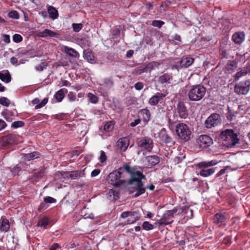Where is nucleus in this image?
Returning a JSON list of instances; mask_svg holds the SVG:
<instances>
[{
	"label": "nucleus",
	"mask_w": 250,
	"mask_h": 250,
	"mask_svg": "<svg viewBox=\"0 0 250 250\" xmlns=\"http://www.w3.org/2000/svg\"><path fill=\"white\" fill-rule=\"evenodd\" d=\"M124 171L131 175V178L128 181V184L130 185L129 193L135 192L134 196L135 197L144 193L145 189L142 187L143 182L141 180L145 178V175L140 171L137 170L135 167H131L128 164H125L117 170L109 173L107 178L108 183L115 187H118L123 184L125 181L121 180L120 178Z\"/></svg>",
	"instance_id": "f257e3e1"
},
{
	"label": "nucleus",
	"mask_w": 250,
	"mask_h": 250,
	"mask_svg": "<svg viewBox=\"0 0 250 250\" xmlns=\"http://www.w3.org/2000/svg\"><path fill=\"white\" fill-rule=\"evenodd\" d=\"M220 138L223 141V144L228 147L234 146L239 141L237 134L231 129H226L221 131Z\"/></svg>",
	"instance_id": "f03ea898"
},
{
	"label": "nucleus",
	"mask_w": 250,
	"mask_h": 250,
	"mask_svg": "<svg viewBox=\"0 0 250 250\" xmlns=\"http://www.w3.org/2000/svg\"><path fill=\"white\" fill-rule=\"evenodd\" d=\"M206 88L201 84L193 85L188 91V97L191 101H199L204 98Z\"/></svg>",
	"instance_id": "7ed1b4c3"
},
{
	"label": "nucleus",
	"mask_w": 250,
	"mask_h": 250,
	"mask_svg": "<svg viewBox=\"0 0 250 250\" xmlns=\"http://www.w3.org/2000/svg\"><path fill=\"white\" fill-rule=\"evenodd\" d=\"M176 134L180 139L186 141L190 139L191 131L187 125L179 123L176 125Z\"/></svg>",
	"instance_id": "20e7f679"
},
{
	"label": "nucleus",
	"mask_w": 250,
	"mask_h": 250,
	"mask_svg": "<svg viewBox=\"0 0 250 250\" xmlns=\"http://www.w3.org/2000/svg\"><path fill=\"white\" fill-rule=\"evenodd\" d=\"M250 89V80L240 82L234 87V92L238 95H246Z\"/></svg>",
	"instance_id": "39448f33"
},
{
	"label": "nucleus",
	"mask_w": 250,
	"mask_h": 250,
	"mask_svg": "<svg viewBox=\"0 0 250 250\" xmlns=\"http://www.w3.org/2000/svg\"><path fill=\"white\" fill-rule=\"evenodd\" d=\"M121 216L123 218H128L125 222V224H132L138 220L140 218L139 213L136 211H124Z\"/></svg>",
	"instance_id": "423d86ee"
},
{
	"label": "nucleus",
	"mask_w": 250,
	"mask_h": 250,
	"mask_svg": "<svg viewBox=\"0 0 250 250\" xmlns=\"http://www.w3.org/2000/svg\"><path fill=\"white\" fill-rule=\"evenodd\" d=\"M219 114L214 113L209 116L206 120L205 125L206 127L210 128L220 124Z\"/></svg>",
	"instance_id": "0eeeda50"
},
{
	"label": "nucleus",
	"mask_w": 250,
	"mask_h": 250,
	"mask_svg": "<svg viewBox=\"0 0 250 250\" xmlns=\"http://www.w3.org/2000/svg\"><path fill=\"white\" fill-rule=\"evenodd\" d=\"M197 142L200 147L206 148L209 146L212 143V139L208 135H201L197 140Z\"/></svg>",
	"instance_id": "6e6552de"
},
{
	"label": "nucleus",
	"mask_w": 250,
	"mask_h": 250,
	"mask_svg": "<svg viewBox=\"0 0 250 250\" xmlns=\"http://www.w3.org/2000/svg\"><path fill=\"white\" fill-rule=\"evenodd\" d=\"M138 146L140 148H144L148 151H150L152 149L153 143L151 138L145 137L138 142Z\"/></svg>",
	"instance_id": "1a4fd4ad"
},
{
	"label": "nucleus",
	"mask_w": 250,
	"mask_h": 250,
	"mask_svg": "<svg viewBox=\"0 0 250 250\" xmlns=\"http://www.w3.org/2000/svg\"><path fill=\"white\" fill-rule=\"evenodd\" d=\"M177 211V208H174V209L170 210H167L161 219H160L158 223L160 225H167L171 223L172 222H167L166 220L170 219L173 217V214L175 213Z\"/></svg>",
	"instance_id": "9d476101"
},
{
	"label": "nucleus",
	"mask_w": 250,
	"mask_h": 250,
	"mask_svg": "<svg viewBox=\"0 0 250 250\" xmlns=\"http://www.w3.org/2000/svg\"><path fill=\"white\" fill-rule=\"evenodd\" d=\"M227 219L225 213L219 212L216 214L213 218V222L218 225L219 227L226 225V221Z\"/></svg>",
	"instance_id": "9b49d317"
},
{
	"label": "nucleus",
	"mask_w": 250,
	"mask_h": 250,
	"mask_svg": "<svg viewBox=\"0 0 250 250\" xmlns=\"http://www.w3.org/2000/svg\"><path fill=\"white\" fill-rule=\"evenodd\" d=\"M179 117L181 119H186L188 116L187 109L185 104L182 102H179L176 108Z\"/></svg>",
	"instance_id": "f8f14e48"
},
{
	"label": "nucleus",
	"mask_w": 250,
	"mask_h": 250,
	"mask_svg": "<svg viewBox=\"0 0 250 250\" xmlns=\"http://www.w3.org/2000/svg\"><path fill=\"white\" fill-rule=\"evenodd\" d=\"M159 162V158L156 155L148 156L145 158V163L147 166H153Z\"/></svg>",
	"instance_id": "ddd939ff"
},
{
	"label": "nucleus",
	"mask_w": 250,
	"mask_h": 250,
	"mask_svg": "<svg viewBox=\"0 0 250 250\" xmlns=\"http://www.w3.org/2000/svg\"><path fill=\"white\" fill-rule=\"evenodd\" d=\"M218 162L216 160H211L210 161H205L199 163L197 164V167L201 169L207 170L209 167L217 165Z\"/></svg>",
	"instance_id": "4468645a"
},
{
	"label": "nucleus",
	"mask_w": 250,
	"mask_h": 250,
	"mask_svg": "<svg viewBox=\"0 0 250 250\" xmlns=\"http://www.w3.org/2000/svg\"><path fill=\"white\" fill-rule=\"evenodd\" d=\"M166 96V94L162 93H157L153 96L149 100V103L152 105H156L160 101Z\"/></svg>",
	"instance_id": "2eb2a0df"
},
{
	"label": "nucleus",
	"mask_w": 250,
	"mask_h": 250,
	"mask_svg": "<svg viewBox=\"0 0 250 250\" xmlns=\"http://www.w3.org/2000/svg\"><path fill=\"white\" fill-rule=\"evenodd\" d=\"M232 41L236 44H241L245 40V34L243 32H236L232 37Z\"/></svg>",
	"instance_id": "dca6fc26"
},
{
	"label": "nucleus",
	"mask_w": 250,
	"mask_h": 250,
	"mask_svg": "<svg viewBox=\"0 0 250 250\" xmlns=\"http://www.w3.org/2000/svg\"><path fill=\"white\" fill-rule=\"evenodd\" d=\"M194 62V59L189 56L183 57L180 62L181 67L187 68L189 66Z\"/></svg>",
	"instance_id": "f3484780"
},
{
	"label": "nucleus",
	"mask_w": 250,
	"mask_h": 250,
	"mask_svg": "<svg viewBox=\"0 0 250 250\" xmlns=\"http://www.w3.org/2000/svg\"><path fill=\"white\" fill-rule=\"evenodd\" d=\"M62 51L67 54L71 57L78 58L80 56L79 53L72 48L69 47L67 46H63L62 47Z\"/></svg>",
	"instance_id": "a211bd4d"
},
{
	"label": "nucleus",
	"mask_w": 250,
	"mask_h": 250,
	"mask_svg": "<svg viewBox=\"0 0 250 250\" xmlns=\"http://www.w3.org/2000/svg\"><path fill=\"white\" fill-rule=\"evenodd\" d=\"M6 240L7 241V245L13 248L15 245L18 243V240L15 238L14 233H10L6 235Z\"/></svg>",
	"instance_id": "6ab92c4d"
},
{
	"label": "nucleus",
	"mask_w": 250,
	"mask_h": 250,
	"mask_svg": "<svg viewBox=\"0 0 250 250\" xmlns=\"http://www.w3.org/2000/svg\"><path fill=\"white\" fill-rule=\"evenodd\" d=\"M0 231L7 232L10 228L9 220L5 218L1 217L0 220Z\"/></svg>",
	"instance_id": "aec40b11"
},
{
	"label": "nucleus",
	"mask_w": 250,
	"mask_h": 250,
	"mask_svg": "<svg viewBox=\"0 0 250 250\" xmlns=\"http://www.w3.org/2000/svg\"><path fill=\"white\" fill-rule=\"evenodd\" d=\"M129 145V140L127 138H122L117 141V146L121 149L125 151Z\"/></svg>",
	"instance_id": "412c9836"
},
{
	"label": "nucleus",
	"mask_w": 250,
	"mask_h": 250,
	"mask_svg": "<svg viewBox=\"0 0 250 250\" xmlns=\"http://www.w3.org/2000/svg\"><path fill=\"white\" fill-rule=\"evenodd\" d=\"M83 58L88 62H90L91 63H93L95 62V57L90 50H84L83 52Z\"/></svg>",
	"instance_id": "4be33fe9"
},
{
	"label": "nucleus",
	"mask_w": 250,
	"mask_h": 250,
	"mask_svg": "<svg viewBox=\"0 0 250 250\" xmlns=\"http://www.w3.org/2000/svg\"><path fill=\"white\" fill-rule=\"evenodd\" d=\"M172 79V76L171 74L168 73H162L159 76L158 81L161 83H170V81Z\"/></svg>",
	"instance_id": "5701e85b"
},
{
	"label": "nucleus",
	"mask_w": 250,
	"mask_h": 250,
	"mask_svg": "<svg viewBox=\"0 0 250 250\" xmlns=\"http://www.w3.org/2000/svg\"><path fill=\"white\" fill-rule=\"evenodd\" d=\"M39 35L41 37H46L47 36L54 37H57L58 34L55 32L46 29L40 32Z\"/></svg>",
	"instance_id": "b1692460"
},
{
	"label": "nucleus",
	"mask_w": 250,
	"mask_h": 250,
	"mask_svg": "<svg viewBox=\"0 0 250 250\" xmlns=\"http://www.w3.org/2000/svg\"><path fill=\"white\" fill-rule=\"evenodd\" d=\"M216 169L217 167H211L207 170L201 169L199 171V174L203 177H208L213 174Z\"/></svg>",
	"instance_id": "393cba45"
},
{
	"label": "nucleus",
	"mask_w": 250,
	"mask_h": 250,
	"mask_svg": "<svg viewBox=\"0 0 250 250\" xmlns=\"http://www.w3.org/2000/svg\"><path fill=\"white\" fill-rule=\"evenodd\" d=\"M65 174L67 175V176H69L72 179H77L84 175L83 172L78 170L67 172H66Z\"/></svg>",
	"instance_id": "a878e982"
},
{
	"label": "nucleus",
	"mask_w": 250,
	"mask_h": 250,
	"mask_svg": "<svg viewBox=\"0 0 250 250\" xmlns=\"http://www.w3.org/2000/svg\"><path fill=\"white\" fill-rule=\"evenodd\" d=\"M67 92L66 89H61L57 91L54 95V98L58 102H61L64 97V93Z\"/></svg>",
	"instance_id": "bb28decb"
},
{
	"label": "nucleus",
	"mask_w": 250,
	"mask_h": 250,
	"mask_svg": "<svg viewBox=\"0 0 250 250\" xmlns=\"http://www.w3.org/2000/svg\"><path fill=\"white\" fill-rule=\"evenodd\" d=\"M50 18L54 20L58 17V12L57 10L53 6H49L47 9Z\"/></svg>",
	"instance_id": "cd10ccee"
},
{
	"label": "nucleus",
	"mask_w": 250,
	"mask_h": 250,
	"mask_svg": "<svg viewBox=\"0 0 250 250\" xmlns=\"http://www.w3.org/2000/svg\"><path fill=\"white\" fill-rule=\"evenodd\" d=\"M0 79L6 83L11 81V77L9 72L8 71L6 72H0Z\"/></svg>",
	"instance_id": "c85d7f7f"
},
{
	"label": "nucleus",
	"mask_w": 250,
	"mask_h": 250,
	"mask_svg": "<svg viewBox=\"0 0 250 250\" xmlns=\"http://www.w3.org/2000/svg\"><path fill=\"white\" fill-rule=\"evenodd\" d=\"M113 85V81L111 78H106L104 79L103 83L101 85H103L108 88H111Z\"/></svg>",
	"instance_id": "c756f323"
},
{
	"label": "nucleus",
	"mask_w": 250,
	"mask_h": 250,
	"mask_svg": "<svg viewBox=\"0 0 250 250\" xmlns=\"http://www.w3.org/2000/svg\"><path fill=\"white\" fill-rule=\"evenodd\" d=\"M3 116L5 119L9 122H11L14 119V115L13 112L10 111H6V112H4L3 113Z\"/></svg>",
	"instance_id": "7c9ffc66"
},
{
	"label": "nucleus",
	"mask_w": 250,
	"mask_h": 250,
	"mask_svg": "<svg viewBox=\"0 0 250 250\" xmlns=\"http://www.w3.org/2000/svg\"><path fill=\"white\" fill-rule=\"evenodd\" d=\"M249 72H250V68H249L248 70L245 69L241 70L236 74L235 79H239L241 77L246 75Z\"/></svg>",
	"instance_id": "2f4dec72"
},
{
	"label": "nucleus",
	"mask_w": 250,
	"mask_h": 250,
	"mask_svg": "<svg viewBox=\"0 0 250 250\" xmlns=\"http://www.w3.org/2000/svg\"><path fill=\"white\" fill-rule=\"evenodd\" d=\"M114 127L113 122L110 121L106 123L104 125V130L106 132H110L113 130Z\"/></svg>",
	"instance_id": "473e14b6"
},
{
	"label": "nucleus",
	"mask_w": 250,
	"mask_h": 250,
	"mask_svg": "<svg viewBox=\"0 0 250 250\" xmlns=\"http://www.w3.org/2000/svg\"><path fill=\"white\" fill-rule=\"evenodd\" d=\"M48 219L46 217H44L38 222L37 226L45 229L46 226L48 224Z\"/></svg>",
	"instance_id": "72a5a7b5"
},
{
	"label": "nucleus",
	"mask_w": 250,
	"mask_h": 250,
	"mask_svg": "<svg viewBox=\"0 0 250 250\" xmlns=\"http://www.w3.org/2000/svg\"><path fill=\"white\" fill-rule=\"evenodd\" d=\"M10 100L6 97L0 98V104L5 106H8L10 105Z\"/></svg>",
	"instance_id": "f704fd0d"
},
{
	"label": "nucleus",
	"mask_w": 250,
	"mask_h": 250,
	"mask_svg": "<svg viewBox=\"0 0 250 250\" xmlns=\"http://www.w3.org/2000/svg\"><path fill=\"white\" fill-rule=\"evenodd\" d=\"M87 97L89 101L94 104H96L98 102V98L97 96L91 93H89L87 95Z\"/></svg>",
	"instance_id": "c9c22d12"
},
{
	"label": "nucleus",
	"mask_w": 250,
	"mask_h": 250,
	"mask_svg": "<svg viewBox=\"0 0 250 250\" xmlns=\"http://www.w3.org/2000/svg\"><path fill=\"white\" fill-rule=\"evenodd\" d=\"M142 227L143 229L146 230H149L153 229V226L147 221L143 223Z\"/></svg>",
	"instance_id": "e433bc0d"
},
{
	"label": "nucleus",
	"mask_w": 250,
	"mask_h": 250,
	"mask_svg": "<svg viewBox=\"0 0 250 250\" xmlns=\"http://www.w3.org/2000/svg\"><path fill=\"white\" fill-rule=\"evenodd\" d=\"M39 157L38 154L37 153H32L30 154H27L25 156V159L30 161L31 160H33Z\"/></svg>",
	"instance_id": "4c0bfd02"
},
{
	"label": "nucleus",
	"mask_w": 250,
	"mask_h": 250,
	"mask_svg": "<svg viewBox=\"0 0 250 250\" xmlns=\"http://www.w3.org/2000/svg\"><path fill=\"white\" fill-rule=\"evenodd\" d=\"M48 102V99L47 98H44L43 99L41 103H40L39 104L36 105L35 107V108L36 109L41 108L42 107L44 106Z\"/></svg>",
	"instance_id": "58836bf2"
},
{
	"label": "nucleus",
	"mask_w": 250,
	"mask_h": 250,
	"mask_svg": "<svg viewBox=\"0 0 250 250\" xmlns=\"http://www.w3.org/2000/svg\"><path fill=\"white\" fill-rule=\"evenodd\" d=\"M13 40L15 42H20L22 41V37L20 34H16L13 36Z\"/></svg>",
	"instance_id": "ea45409f"
},
{
	"label": "nucleus",
	"mask_w": 250,
	"mask_h": 250,
	"mask_svg": "<svg viewBox=\"0 0 250 250\" xmlns=\"http://www.w3.org/2000/svg\"><path fill=\"white\" fill-rule=\"evenodd\" d=\"M8 16L10 18L18 19L19 18V13L16 11H12L9 13Z\"/></svg>",
	"instance_id": "a19ab883"
},
{
	"label": "nucleus",
	"mask_w": 250,
	"mask_h": 250,
	"mask_svg": "<svg viewBox=\"0 0 250 250\" xmlns=\"http://www.w3.org/2000/svg\"><path fill=\"white\" fill-rule=\"evenodd\" d=\"M107 160V157L105 155V152L102 150L100 152V156L99 157V160L101 163L105 162Z\"/></svg>",
	"instance_id": "79ce46f5"
},
{
	"label": "nucleus",
	"mask_w": 250,
	"mask_h": 250,
	"mask_svg": "<svg viewBox=\"0 0 250 250\" xmlns=\"http://www.w3.org/2000/svg\"><path fill=\"white\" fill-rule=\"evenodd\" d=\"M164 24V22L161 21H153L152 22V25L153 26L157 27L160 28L163 24Z\"/></svg>",
	"instance_id": "37998d69"
},
{
	"label": "nucleus",
	"mask_w": 250,
	"mask_h": 250,
	"mask_svg": "<svg viewBox=\"0 0 250 250\" xmlns=\"http://www.w3.org/2000/svg\"><path fill=\"white\" fill-rule=\"evenodd\" d=\"M72 27L75 32H79L82 28V24L81 23H73Z\"/></svg>",
	"instance_id": "c03bdc74"
},
{
	"label": "nucleus",
	"mask_w": 250,
	"mask_h": 250,
	"mask_svg": "<svg viewBox=\"0 0 250 250\" xmlns=\"http://www.w3.org/2000/svg\"><path fill=\"white\" fill-rule=\"evenodd\" d=\"M24 125V123L21 121H16L12 123V127L14 128H18L20 127L23 126Z\"/></svg>",
	"instance_id": "a18cd8bd"
},
{
	"label": "nucleus",
	"mask_w": 250,
	"mask_h": 250,
	"mask_svg": "<svg viewBox=\"0 0 250 250\" xmlns=\"http://www.w3.org/2000/svg\"><path fill=\"white\" fill-rule=\"evenodd\" d=\"M44 173V169H42L38 173H35L34 175V178L37 179L41 178L43 177Z\"/></svg>",
	"instance_id": "49530a36"
},
{
	"label": "nucleus",
	"mask_w": 250,
	"mask_h": 250,
	"mask_svg": "<svg viewBox=\"0 0 250 250\" xmlns=\"http://www.w3.org/2000/svg\"><path fill=\"white\" fill-rule=\"evenodd\" d=\"M44 201L46 203H53L56 202V200L51 197H47L44 199Z\"/></svg>",
	"instance_id": "de8ad7c7"
},
{
	"label": "nucleus",
	"mask_w": 250,
	"mask_h": 250,
	"mask_svg": "<svg viewBox=\"0 0 250 250\" xmlns=\"http://www.w3.org/2000/svg\"><path fill=\"white\" fill-rule=\"evenodd\" d=\"M21 167L17 166L13 168V169L12 170V172L14 175H16V174H18L19 172H20L21 170Z\"/></svg>",
	"instance_id": "09e8293b"
},
{
	"label": "nucleus",
	"mask_w": 250,
	"mask_h": 250,
	"mask_svg": "<svg viewBox=\"0 0 250 250\" xmlns=\"http://www.w3.org/2000/svg\"><path fill=\"white\" fill-rule=\"evenodd\" d=\"M68 98L71 102L75 101L76 99V96L71 92H69L68 94Z\"/></svg>",
	"instance_id": "8fccbe9b"
},
{
	"label": "nucleus",
	"mask_w": 250,
	"mask_h": 250,
	"mask_svg": "<svg viewBox=\"0 0 250 250\" xmlns=\"http://www.w3.org/2000/svg\"><path fill=\"white\" fill-rule=\"evenodd\" d=\"M159 64L160 63L159 62H153L148 63L147 65V67L148 68H151L152 69L154 67H157Z\"/></svg>",
	"instance_id": "3c124183"
},
{
	"label": "nucleus",
	"mask_w": 250,
	"mask_h": 250,
	"mask_svg": "<svg viewBox=\"0 0 250 250\" xmlns=\"http://www.w3.org/2000/svg\"><path fill=\"white\" fill-rule=\"evenodd\" d=\"M143 83L141 82H138L135 83L134 87L135 89L137 90H140L143 88Z\"/></svg>",
	"instance_id": "603ef678"
},
{
	"label": "nucleus",
	"mask_w": 250,
	"mask_h": 250,
	"mask_svg": "<svg viewBox=\"0 0 250 250\" xmlns=\"http://www.w3.org/2000/svg\"><path fill=\"white\" fill-rule=\"evenodd\" d=\"M3 41L6 43H8L10 42V36L8 35L3 34L2 35Z\"/></svg>",
	"instance_id": "864d4df0"
},
{
	"label": "nucleus",
	"mask_w": 250,
	"mask_h": 250,
	"mask_svg": "<svg viewBox=\"0 0 250 250\" xmlns=\"http://www.w3.org/2000/svg\"><path fill=\"white\" fill-rule=\"evenodd\" d=\"M227 65L228 68L233 69V68L235 67L236 63L234 61H229L228 62Z\"/></svg>",
	"instance_id": "5fc2aeb1"
},
{
	"label": "nucleus",
	"mask_w": 250,
	"mask_h": 250,
	"mask_svg": "<svg viewBox=\"0 0 250 250\" xmlns=\"http://www.w3.org/2000/svg\"><path fill=\"white\" fill-rule=\"evenodd\" d=\"M16 53H17V56H18L19 57H20L23 55L26 54L27 52L25 50H20V49H19Z\"/></svg>",
	"instance_id": "6e6d98bb"
},
{
	"label": "nucleus",
	"mask_w": 250,
	"mask_h": 250,
	"mask_svg": "<svg viewBox=\"0 0 250 250\" xmlns=\"http://www.w3.org/2000/svg\"><path fill=\"white\" fill-rule=\"evenodd\" d=\"M228 167H225V168L221 169L218 173L217 174H216V176L217 177H219L224 174L225 173L226 171V170L228 168Z\"/></svg>",
	"instance_id": "4d7b16f0"
},
{
	"label": "nucleus",
	"mask_w": 250,
	"mask_h": 250,
	"mask_svg": "<svg viewBox=\"0 0 250 250\" xmlns=\"http://www.w3.org/2000/svg\"><path fill=\"white\" fill-rule=\"evenodd\" d=\"M100 172V170L99 169H94L92 172H91V176L92 177H95V176H97L98 174H99Z\"/></svg>",
	"instance_id": "13d9d810"
},
{
	"label": "nucleus",
	"mask_w": 250,
	"mask_h": 250,
	"mask_svg": "<svg viewBox=\"0 0 250 250\" xmlns=\"http://www.w3.org/2000/svg\"><path fill=\"white\" fill-rule=\"evenodd\" d=\"M141 120L139 119H137L130 123V126L134 127L140 124Z\"/></svg>",
	"instance_id": "bf43d9fd"
},
{
	"label": "nucleus",
	"mask_w": 250,
	"mask_h": 250,
	"mask_svg": "<svg viewBox=\"0 0 250 250\" xmlns=\"http://www.w3.org/2000/svg\"><path fill=\"white\" fill-rule=\"evenodd\" d=\"M142 112L143 114L146 115V118L148 119L150 116V112L149 110L146 109H144L142 110Z\"/></svg>",
	"instance_id": "052dcab7"
},
{
	"label": "nucleus",
	"mask_w": 250,
	"mask_h": 250,
	"mask_svg": "<svg viewBox=\"0 0 250 250\" xmlns=\"http://www.w3.org/2000/svg\"><path fill=\"white\" fill-rule=\"evenodd\" d=\"M60 86H70V83L69 82H68L66 80H63L61 83H60L59 84Z\"/></svg>",
	"instance_id": "680f3d73"
},
{
	"label": "nucleus",
	"mask_w": 250,
	"mask_h": 250,
	"mask_svg": "<svg viewBox=\"0 0 250 250\" xmlns=\"http://www.w3.org/2000/svg\"><path fill=\"white\" fill-rule=\"evenodd\" d=\"M10 62L11 64L14 65L18 62V59L16 57H12L10 58Z\"/></svg>",
	"instance_id": "e2e57ef3"
},
{
	"label": "nucleus",
	"mask_w": 250,
	"mask_h": 250,
	"mask_svg": "<svg viewBox=\"0 0 250 250\" xmlns=\"http://www.w3.org/2000/svg\"><path fill=\"white\" fill-rule=\"evenodd\" d=\"M6 126V124L5 122L2 120H0V130L5 128Z\"/></svg>",
	"instance_id": "0e129e2a"
},
{
	"label": "nucleus",
	"mask_w": 250,
	"mask_h": 250,
	"mask_svg": "<svg viewBox=\"0 0 250 250\" xmlns=\"http://www.w3.org/2000/svg\"><path fill=\"white\" fill-rule=\"evenodd\" d=\"M108 194L110 195V196H111V194H112L114 197L118 198V193L113 190L112 189L109 190Z\"/></svg>",
	"instance_id": "69168bd1"
},
{
	"label": "nucleus",
	"mask_w": 250,
	"mask_h": 250,
	"mask_svg": "<svg viewBox=\"0 0 250 250\" xmlns=\"http://www.w3.org/2000/svg\"><path fill=\"white\" fill-rule=\"evenodd\" d=\"M59 247L57 243H54L50 248V250H56Z\"/></svg>",
	"instance_id": "338daca9"
},
{
	"label": "nucleus",
	"mask_w": 250,
	"mask_h": 250,
	"mask_svg": "<svg viewBox=\"0 0 250 250\" xmlns=\"http://www.w3.org/2000/svg\"><path fill=\"white\" fill-rule=\"evenodd\" d=\"M133 51L132 50H128L126 53V57L127 58H130L133 54Z\"/></svg>",
	"instance_id": "774afa93"
}]
</instances>
